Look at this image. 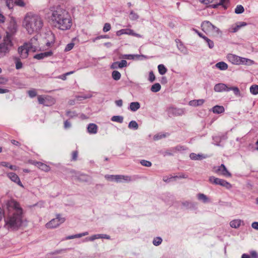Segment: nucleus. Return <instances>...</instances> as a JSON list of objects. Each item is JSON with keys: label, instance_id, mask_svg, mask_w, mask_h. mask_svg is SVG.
<instances>
[{"label": "nucleus", "instance_id": "obj_1", "mask_svg": "<svg viewBox=\"0 0 258 258\" xmlns=\"http://www.w3.org/2000/svg\"><path fill=\"white\" fill-rule=\"evenodd\" d=\"M7 207L8 211H13V213L5 218V227L8 229H17L22 223V209L19 203L13 200L8 202Z\"/></svg>", "mask_w": 258, "mask_h": 258}, {"label": "nucleus", "instance_id": "obj_2", "mask_svg": "<svg viewBox=\"0 0 258 258\" xmlns=\"http://www.w3.org/2000/svg\"><path fill=\"white\" fill-rule=\"evenodd\" d=\"M51 11V20L54 27L61 30H67L71 28L72 21L67 11L60 6H57Z\"/></svg>", "mask_w": 258, "mask_h": 258}, {"label": "nucleus", "instance_id": "obj_3", "mask_svg": "<svg viewBox=\"0 0 258 258\" xmlns=\"http://www.w3.org/2000/svg\"><path fill=\"white\" fill-rule=\"evenodd\" d=\"M23 24L28 32L32 34L38 32L42 28L43 21L40 15L28 13L24 19Z\"/></svg>", "mask_w": 258, "mask_h": 258}, {"label": "nucleus", "instance_id": "obj_4", "mask_svg": "<svg viewBox=\"0 0 258 258\" xmlns=\"http://www.w3.org/2000/svg\"><path fill=\"white\" fill-rule=\"evenodd\" d=\"M13 46L11 36L8 33L6 36L4 37L3 42L0 43V58L9 53Z\"/></svg>", "mask_w": 258, "mask_h": 258}, {"label": "nucleus", "instance_id": "obj_5", "mask_svg": "<svg viewBox=\"0 0 258 258\" xmlns=\"http://www.w3.org/2000/svg\"><path fill=\"white\" fill-rule=\"evenodd\" d=\"M214 90L217 92L233 91L234 94L236 96H240V92L237 87H228L227 85L224 83H218L216 84L214 87Z\"/></svg>", "mask_w": 258, "mask_h": 258}, {"label": "nucleus", "instance_id": "obj_6", "mask_svg": "<svg viewBox=\"0 0 258 258\" xmlns=\"http://www.w3.org/2000/svg\"><path fill=\"white\" fill-rule=\"evenodd\" d=\"M209 181L212 184L221 185L227 189H230L232 187L231 184L225 180L217 178L215 176H210Z\"/></svg>", "mask_w": 258, "mask_h": 258}, {"label": "nucleus", "instance_id": "obj_7", "mask_svg": "<svg viewBox=\"0 0 258 258\" xmlns=\"http://www.w3.org/2000/svg\"><path fill=\"white\" fill-rule=\"evenodd\" d=\"M64 221L65 218L61 217L60 215L57 214L56 218L52 219L49 222L46 223L45 226L47 228H55Z\"/></svg>", "mask_w": 258, "mask_h": 258}, {"label": "nucleus", "instance_id": "obj_8", "mask_svg": "<svg viewBox=\"0 0 258 258\" xmlns=\"http://www.w3.org/2000/svg\"><path fill=\"white\" fill-rule=\"evenodd\" d=\"M168 116H180L185 113V110L183 108H178L173 107H169L167 109Z\"/></svg>", "mask_w": 258, "mask_h": 258}, {"label": "nucleus", "instance_id": "obj_9", "mask_svg": "<svg viewBox=\"0 0 258 258\" xmlns=\"http://www.w3.org/2000/svg\"><path fill=\"white\" fill-rule=\"evenodd\" d=\"M6 3L9 9H13L14 4L21 7H24L25 6L23 0H6Z\"/></svg>", "mask_w": 258, "mask_h": 258}, {"label": "nucleus", "instance_id": "obj_10", "mask_svg": "<svg viewBox=\"0 0 258 258\" xmlns=\"http://www.w3.org/2000/svg\"><path fill=\"white\" fill-rule=\"evenodd\" d=\"M215 172L216 173L220 174L225 177H230L232 175L228 171L225 166L223 164L218 166Z\"/></svg>", "mask_w": 258, "mask_h": 258}, {"label": "nucleus", "instance_id": "obj_11", "mask_svg": "<svg viewBox=\"0 0 258 258\" xmlns=\"http://www.w3.org/2000/svg\"><path fill=\"white\" fill-rule=\"evenodd\" d=\"M29 49H31L25 44L18 48V51L21 58H26L28 56Z\"/></svg>", "mask_w": 258, "mask_h": 258}, {"label": "nucleus", "instance_id": "obj_12", "mask_svg": "<svg viewBox=\"0 0 258 258\" xmlns=\"http://www.w3.org/2000/svg\"><path fill=\"white\" fill-rule=\"evenodd\" d=\"M127 66V61L122 59L120 61H115L112 63L110 68L112 69H122Z\"/></svg>", "mask_w": 258, "mask_h": 258}, {"label": "nucleus", "instance_id": "obj_13", "mask_svg": "<svg viewBox=\"0 0 258 258\" xmlns=\"http://www.w3.org/2000/svg\"><path fill=\"white\" fill-rule=\"evenodd\" d=\"M8 177L13 182L16 183L17 184L21 187H23V185L21 182L19 176L14 172H10L7 174Z\"/></svg>", "mask_w": 258, "mask_h": 258}, {"label": "nucleus", "instance_id": "obj_14", "mask_svg": "<svg viewBox=\"0 0 258 258\" xmlns=\"http://www.w3.org/2000/svg\"><path fill=\"white\" fill-rule=\"evenodd\" d=\"M213 26L214 25L208 21H205L203 22L201 24L202 30L206 32H210L213 28Z\"/></svg>", "mask_w": 258, "mask_h": 258}, {"label": "nucleus", "instance_id": "obj_15", "mask_svg": "<svg viewBox=\"0 0 258 258\" xmlns=\"http://www.w3.org/2000/svg\"><path fill=\"white\" fill-rule=\"evenodd\" d=\"M247 25V23L244 22H240L236 24L235 26H232L229 29V32L231 33H235L237 32L239 29L244 26H245Z\"/></svg>", "mask_w": 258, "mask_h": 258}, {"label": "nucleus", "instance_id": "obj_16", "mask_svg": "<svg viewBox=\"0 0 258 258\" xmlns=\"http://www.w3.org/2000/svg\"><path fill=\"white\" fill-rule=\"evenodd\" d=\"M52 54V51L50 50L44 52H42L39 54H36L34 55V58L37 59H42L44 58L51 56Z\"/></svg>", "mask_w": 258, "mask_h": 258}, {"label": "nucleus", "instance_id": "obj_17", "mask_svg": "<svg viewBox=\"0 0 258 258\" xmlns=\"http://www.w3.org/2000/svg\"><path fill=\"white\" fill-rule=\"evenodd\" d=\"M254 63V61L252 60H251L248 58L242 57L240 56V59L239 60L238 64H245L250 66Z\"/></svg>", "mask_w": 258, "mask_h": 258}, {"label": "nucleus", "instance_id": "obj_18", "mask_svg": "<svg viewBox=\"0 0 258 258\" xmlns=\"http://www.w3.org/2000/svg\"><path fill=\"white\" fill-rule=\"evenodd\" d=\"M228 59L232 63L238 65L240 56L233 54H229L228 55Z\"/></svg>", "mask_w": 258, "mask_h": 258}, {"label": "nucleus", "instance_id": "obj_19", "mask_svg": "<svg viewBox=\"0 0 258 258\" xmlns=\"http://www.w3.org/2000/svg\"><path fill=\"white\" fill-rule=\"evenodd\" d=\"M37 42V38L34 36L30 39L29 43H25V44L31 49H33V48L35 49L36 48Z\"/></svg>", "mask_w": 258, "mask_h": 258}, {"label": "nucleus", "instance_id": "obj_20", "mask_svg": "<svg viewBox=\"0 0 258 258\" xmlns=\"http://www.w3.org/2000/svg\"><path fill=\"white\" fill-rule=\"evenodd\" d=\"M98 126L95 123H90L87 127V131L90 134H95L97 133Z\"/></svg>", "mask_w": 258, "mask_h": 258}, {"label": "nucleus", "instance_id": "obj_21", "mask_svg": "<svg viewBox=\"0 0 258 258\" xmlns=\"http://www.w3.org/2000/svg\"><path fill=\"white\" fill-rule=\"evenodd\" d=\"M182 205L186 209H195L197 208V204L189 201L182 202Z\"/></svg>", "mask_w": 258, "mask_h": 258}, {"label": "nucleus", "instance_id": "obj_22", "mask_svg": "<svg viewBox=\"0 0 258 258\" xmlns=\"http://www.w3.org/2000/svg\"><path fill=\"white\" fill-rule=\"evenodd\" d=\"M135 179L132 177L128 175H119V182H130L134 180Z\"/></svg>", "mask_w": 258, "mask_h": 258}, {"label": "nucleus", "instance_id": "obj_23", "mask_svg": "<svg viewBox=\"0 0 258 258\" xmlns=\"http://www.w3.org/2000/svg\"><path fill=\"white\" fill-rule=\"evenodd\" d=\"M35 165L39 169L44 171H48L50 169L49 166L40 162H36Z\"/></svg>", "mask_w": 258, "mask_h": 258}, {"label": "nucleus", "instance_id": "obj_24", "mask_svg": "<svg viewBox=\"0 0 258 258\" xmlns=\"http://www.w3.org/2000/svg\"><path fill=\"white\" fill-rule=\"evenodd\" d=\"M176 42L177 43V46L178 49L184 54H186L187 53V50L183 44L180 41L179 39H176Z\"/></svg>", "mask_w": 258, "mask_h": 258}, {"label": "nucleus", "instance_id": "obj_25", "mask_svg": "<svg viewBox=\"0 0 258 258\" xmlns=\"http://www.w3.org/2000/svg\"><path fill=\"white\" fill-rule=\"evenodd\" d=\"M189 157L191 160H201L203 159L206 158V157L203 154H197L194 153H190L189 155Z\"/></svg>", "mask_w": 258, "mask_h": 258}, {"label": "nucleus", "instance_id": "obj_26", "mask_svg": "<svg viewBox=\"0 0 258 258\" xmlns=\"http://www.w3.org/2000/svg\"><path fill=\"white\" fill-rule=\"evenodd\" d=\"M197 197L199 201H202L204 203H207L210 202L209 198L204 194L199 193L197 194Z\"/></svg>", "mask_w": 258, "mask_h": 258}, {"label": "nucleus", "instance_id": "obj_27", "mask_svg": "<svg viewBox=\"0 0 258 258\" xmlns=\"http://www.w3.org/2000/svg\"><path fill=\"white\" fill-rule=\"evenodd\" d=\"M132 31L133 30L131 29H122L116 32V35L118 36H119L122 34H127L129 35H131Z\"/></svg>", "mask_w": 258, "mask_h": 258}, {"label": "nucleus", "instance_id": "obj_28", "mask_svg": "<svg viewBox=\"0 0 258 258\" xmlns=\"http://www.w3.org/2000/svg\"><path fill=\"white\" fill-rule=\"evenodd\" d=\"M224 108L223 106L216 105L212 108V111L216 114H220L224 112Z\"/></svg>", "mask_w": 258, "mask_h": 258}, {"label": "nucleus", "instance_id": "obj_29", "mask_svg": "<svg viewBox=\"0 0 258 258\" xmlns=\"http://www.w3.org/2000/svg\"><path fill=\"white\" fill-rule=\"evenodd\" d=\"M204 102V99L193 100L189 102V105L192 106H198L203 104Z\"/></svg>", "mask_w": 258, "mask_h": 258}, {"label": "nucleus", "instance_id": "obj_30", "mask_svg": "<svg viewBox=\"0 0 258 258\" xmlns=\"http://www.w3.org/2000/svg\"><path fill=\"white\" fill-rule=\"evenodd\" d=\"M140 108V104L138 102H133L130 103L129 109L132 111H136Z\"/></svg>", "mask_w": 258, "mask_h": 258}, {"label": "nucleus", "instance_id": "obj_31", "mask_svg": "<svg viewBox=\"0 0 258 258\" xmlns=\"http://www.w3.org/2000/svg\"><path fill=\"white\" fill-rule=\"evenodd\" d=\"M242 221L239 219H235L230 222V225L232 228H238L241 225Z\"/></svg>", "mask_w": 258, "mask_h": 258}, {"label": "nucleus", "instance_id": "obj_32", "mask_svg": "<svg viewBox=\"0 0 258 258\" xmlns=\"http://www.w3.org/2000/svg\"><path fill=\"white\" fill-rule=\"evenodd\" d=\"M105 178L111 181H115L117 182L119 181V175H105Z\"/></svg>", "mask_w": 258, "mask_h": 258}, {"label": "nucleus", "instance_id": "obj_33", "mask_svg": "<svg viewBox=\"0 0 258 258\" xmlns=\"http://www.w3.org/2000/svg\"><path fill=\"white\" fill-rule=\"evenodd\" d=\"M216 67L220 70L224 71L228 69V65L226 63L223 61H220L217 63L215 65Z\"/></svg>", "mask_w": 258, "mask_h": 258}, {"label": "nucleus", "instance_id": "obj_34", "mask_svg": "<svg viewBox=\"0 0 258 258\" xmlns=\"http://www.w3.org/2000/svg\"><path fill=\"white\" fill-rule=\"evenodd\" d=\"M128 127L130 129L137 130L139 128L138 123L135 120H132L128 123Z\"/></svg>", "mask_w": 258, "mask_h": 258}, {"label": "nucleus", "instance_id": "obj_35", "mask_svg": "<svg viewBox=\"0 0 258 258\" xmlns=\"http://www.w3.org/2000/svg\"><path fill=\"white\" fill-rule=\"evenodd\" d=\"M161 85L159 83H157L153 85L151 88V91L153 92H157L161 89Z\"/></svg>", "mask_w": 258, "mask_h": 258}, {"label": "nucleus", "instance_id": "obj_36", "mask_svg": "<svg viewBox=\"0 0 258 258\" xmlns=\"http://www.w3.org/2000/svg\"><path fill=\"white\" fill-rule=\"evenodd\" d=\"M111 120L112 121L117 122L121 123L123 121V117L122 116L115 115V116H113L111 117Z\"/></svg>", "mask_w": 258, "mask_h": 258}, {"label": "nucleus", "instance_id": "obj_37", "mask_svg": "<svg viewBox=\"0 0 258 258\" xmlns=\"http://www.w3.org/2000/svg\"><path fill=\"white\" fill-rule=\"evenodd\" d=\"M158 69L159 73L160 75H164L167 71V69L166 67L162 64H160L158 66Z\"/></svg>", "mask_w": 258, "mask_h": 258}, {"label": "nucleus", "instance_id": "obj_38", "mask_svg": "<svg viewBox=\"0 0 258 258\" xmlns=\"http://www.w3.org/2000/svg\"><path fill=\"white\" fill-rule=\"evenodd\" d=\"M112 77L114 80L118 81L121 78V74L117 71H113L112 73Z\"/></svg>", "mask_w": 258, "mask_h": 258}, {"label": "nucleus", "instance_id": "obj_39", "mask_svg": "<svg viewBox=\"0 0 258 258\" xmlns=\"http://www.w3.org/2000/svg\"><path fill=\"white\" fill-rule=\"evenodd\" d=\"M184 150V147L180 145H178L176 147L171 148V151H173V153H176Z\"/></svg>", "mask_w": 258, "mask_h": 258}, {"label": "nucleus", "instance_id": "obj_40", "mask_svg": "<svg viewBox=\"0 0 258 258\" xmlns=\"http://www.w3.org/2000/svg\"><path fill=\"white\" fill-rule=\"evenodd\" d=\"M203 39L207 43V44L208 45V47L210 49H212L214 46V42L211 40V39H209L208 37L205 36Z\"/></svg>", "mask_w": 258, "mask_h": 258}, {"label": "nucleus", "instance_id": "obj_41", "mask_svg": "<svg viewBox=\"0 0 258 258\" xmlns=\"http://www.w3.org/2000/svg\"><path fill=\"white\" fill-rule=\"evenodd\" d=\"M250 92L253 95L258 94V85H253L250 88Z\"/></svg>", "mask_w": 258, "mask_h": 258}, {"label": "nucleus", "instance_id": "obj_42", "mask_svg": "<svg viewBox=\"0 0 258 258\" xmlns=\"http://www.w3.org/2000/svg\"><path fill=\"white\" fill-rule=\"evenodd\" d=\"M244 11V9L242 5H237L235 9V13L237 14L242 13Z\"/></svg>", "mask_w": 258, "mask_h": 258}, {"label": "nucleus", "instance_id": "obj_43", "mask_svg": "<svg viewBox=\"0 0 258 258\" xmlns=\"http://www.w3.org/2000/svg\"><path fill=\"white\" fill-rule=\"evenodd\" d=\"M166 134H163V133H159L156 135H155L153 139L155 141H157L162 139V138L166 137Z\"/></svg>", "mask_w": 258, "mask_h": 258}, {"label": "nucleus", "instance_id": "obj_44", "mask_svg": "<svg viewBox=\"0 0 258 258\" xmlns=\"http://www.w3.org/2000/svg\"><path fill=\"white\" fill-rule=\"evenodd\" d=\"M130 18L133 21L136 20L139 18V15L133 11H132L130 14Z\"/></svg>", "mask_w": 258, "mask_h": 258}, {"label": "nucleus", "instance_id": "obj_45", "mask_svg": "<svg viewBox=\"0 0 258 258\" xmlns=\"http://www.w3.org/2000/svg\"><path fill=\"white\" fill-rule=\"evenodd\" d=\"M162 241V239L160 237H157L154 239L153 244L155 246L159 245Z\"/></svg>", "mask_w": 258, "mask_h": 258}, {"label": "nucleus", "instance_id": "obj_46", "mask_svg": "<svg viewBox=\"0 0 258 258\" xmlns=\"http://www.w3.org/2000/svg\"><path fill=\"white\" fill-rule=\"evenodd\" d=\"M99 238H100V234H95L90 237H86L85 238V241H94V240Z\"/></svg>", "mask_w": 258, "mask_h": 258}, {"label": "nucleus", "instance_id": "obj_47", "mask_svg": "<svg viewBox=\"0 0 258 258\" xmlns=\"http://www.w3.org/2000/svg\"><path fill=\"white\" fill-rule=\"evenodd\" d=\"M210 32H212L216 35H219L220 34H221V31L220 30V29L214 25L213 26V28H212Z\"/></svg>", "mask_w": 258, "mask_h": 258}, {"label": "nucleus", "instance_id": "obj_48", "mask_svg": "<svg viewBox=\"0 0 258 258\" xmlns=\"http://www.w3.org/2000/svg\"><path fill=\"white\" fill-rule=\"evenodd\" d=\"M140 163L142 165L146 167H150L152 165V163L150 161L145 160H142L140 161Z\"/></svg>", "mask_w": 258, "mask_h": 258}, {"label": "nucleus", "instance_id": "obj_49", "mask_svg": "<svg viewBox=\"0 0 258 258\" xmlns=\"http://www.w3.org/2000/svg\"><path fill=\"white\" fill-rule=\"evenodd\" d=\"M92 95L91 94H86V95H83L81 96H79L77 98L79 100L81 101L83 99L90 98L92 97Z\"/></svg>", "mask_w": 258, "mask_h": 258}, {"label": "nucleus", "instance_id": "obj_50", "mask_svg": "<svg viewBox=\"0 0 258 258\" xmlns=\"http://www.w3.org/2000/svg\"><path fill=\"white\" fill-rule=\"evenodd\" d=\"M173 153H174L173 152V151H171V148H170V149H168L166 150V151H164L162 153V155L164 156H173Z\"/></svg>", "mask_w": 258, "mask_h": 258}, {"label": "nucleus", "instance_id": "obj_51", "mask_svg": "<svg viewBox=\"0 0 258 258\" xmlns=\"http://www.w3.org/2000/svg\"><path fill=\"white\" fill-rule=\"evenodd\" d=\"M149 81L150 82H153L155 80V76L153 72V71H151L149 74Z\"/></svg>", "mask_w": 258, "mask_h": 258}, {"label": "nucleus", "instance_id": "obj_52", "mask_svg": "<svg viewBox=\"0 0 258 258\" xmlns=\"http://www.w3.org/2000/svg\"><path fill=\"white\" fill-rule=\"evenodd\" d=\"M111 29V25L109 23H106L104 24V26L103 28V31L104 32H107L109 31Z\"/></svg>", "mask_w": 258, "mask_h": 258}, {"label": "nucleus", "instance_id": "obj_53", "mask_svg": "<svg viewBox=\"0 0 258 258\" xmlns=\"http://www.w3.org/2000/svg\"><path fill=\"white\" fill-rule=\"evenodd\" d=\"M74 46V43H70L67 45L66 46V48L64 49L65 51H69L72 49Z\"/></svg>", "mask_w": 258, "mask_h": 258}, {"label": "nucleus", "instance_id": "obj_54", "mask_svg": "<svg viewBox=\"0 0 258 258\" xmlns=\"http://www.w3.org/2000/svg\"><path fill=\"white\" fill-rule=\"evenodd\" d=\"M66 115L71 118H73L74 116H77V114L75 112L71 111L70 110L67 111Z\"/></svg>", "mask_w": 258, "mask_h": 258}, {"label": "nucleus", "instance_id": "obj_55", "mask_svg": "<svg viewBox=\"0 0 258 258\" xmlns=\"http://www.w3.org/2000/svg\"><path fill=\"white\" fill-rule=\"evenodd\" d=\"M109 38V37L107 35H100V36H98L95 37V38H93V41L95 42L97 40H99V39H102V38Z\"/></svg>", "mask_w": 258, "mask_h": 258}, {"label": "nucleus", "instance_id": "obj_56", "mask_svg": "<svg viewBox=\"0 0 258 258\" xmlns=\"http://www.w3.org/2000/svg\"><path fill=\"white\" fill-rule=\"evenodd\" d=\"M28 93L29 96L31 98H33V97H35L37 95V93L35 91V90H31L28 91Z\"/></svg>", "mask_w": 258, "mask_h": 258}, {"label": "nucleus", "instance_id": "obj_57", "mask_svg": "<svg viewBox=\"0 0 258 258\" xmlns=\"http://www.w3.org/2000/svg\"><path fill=\"white\" fill-rule=\"evenodd\" d=\"M229 0H220V2L218 3L219 6H222L225 9H226L225 4L228 2Z\"/></svg>", "mask_w": 258, "mask_h": 258}, {"label": "nucleus", "instance_id": "obj_58", "mask_svg": "<svg viewBox=\"0 0 258 258\" xmlns=\"http://www.w3.org/2000/svg\"><path fill=\"white\" fill-rule=\"evenodd\" d=\"M78 155V152L77 151H74L72 153V160L73 161H76L77 159Z\"/></svg>", "mask_w": 258, "mask_h": 258}, {"label": "nucleus", "instance_id": "obj_59", "mask_svg": "<svg viewBox=\"0 0 258 258\" xmlns=\"http://www.w3.org/2000/svg\"><path fill=\"white\" fill-rule=\"evenodd\" d=\"M136 55L133 54H124L123 55V58L127 59H134Z\"/></svg>", "mask_w": 258, "mask_h": 258}, {"label": "nucleus", "instance_id": "obj_60", "mask_svg": "<svg viewBox=\"0 0 258 258\" xmlns=\"http://www.w3.org/2000/svg\"><path fill=\"white\" fill-rule=\"evenodd\" d=\"M250 254L251 258H258V253L255 250L250 251Z\"/></svg>", "mask_w": 258, "mask_h": 258}, {"label": "nucleus", "instance_id": "obj_61", "mask_svg": "<svg viewBox=\"0 0 258 258\" xmlns=\"http://www.w3.org/2000/svg\"><path fill=\"white\" fill-rule=\"evenodd\" d=\"M89 234V233L88 232H85L82 233L77 234H75L76 238H80L83 236L87 235Z\"/></svg>", "mask_w": 258, "mask_h": 258}, {"label": "nucleus", "instance_id": "obj_62", "mask_svg": "<svg viewBox=\"0 0 258 258\" xmlns=\"http://www.w3.org/2000/svg\"><path fill=\"white\" fill-rule=\"evenodd\" d=\"M38 101L39 104H44L45 102L44 98L41 96H38Z\"/></svg>", "mask_w": 258, "mask_h": 258}, {"label": "nucleus", "instance_id": "obj_63", "mask_svg": "<svg viewBox=\"0 0 258 258\" xmlns=\"http://www.w3.org/2000/svg\"><path fill=\"white\" fill-rule=\"evenodd\" d=\"M192 30L194 32H195V33H196L199 36V37H200L201 38L203 39L205 37V36L204 35H203L202 33L200 32L198 30H197L195 28H193Z\"/></svg>", "mask_w": 258, "mask_h": 258}, {"label": "nucleus", "instance_id": "obj_64", "mask_svg": "<svg viewBox=\"0 0 258 258\" xmlns=\"http://www.w3.org/2000/svg\"><path fill=\"white\" fill-rule=\"evenodd\" d=\"M22 68V63L20 61L17 60L16 63V68L17 70L20 69Z\"/></svg>", "mask_w": 258, "mask_h": 258}]
</instances>
